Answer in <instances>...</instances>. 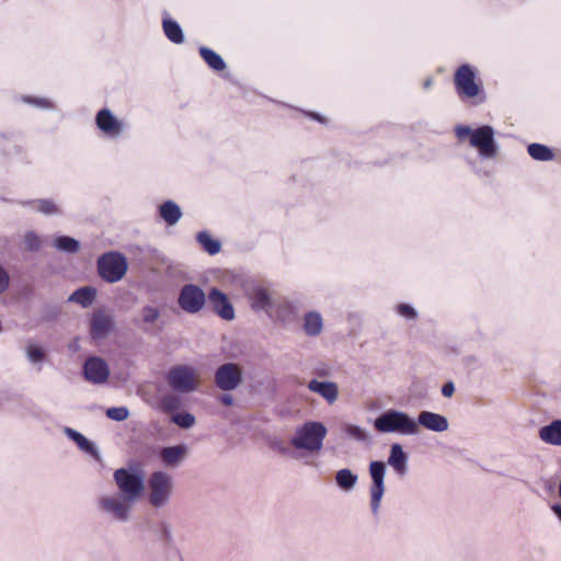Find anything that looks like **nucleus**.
Masks as SVG:
<instances>
[{
	"instance_id": "f257e3e1",
	"label": "nucleus",
	"mask_w": 561,
	"mask_h": 561,
	"mask_svg": "<svg viewBox=\"0 0 561 561\" xmlns=\"http://www.w3.org/2000/svg\"><path fill=\"white\" fill-rule=\"evenodd\" d=\"M374 427L379 433H398L401 435H416L420 431L416 421L408 413L389 409L377 416Z\"/></svg>"
},
{
	"instance_id": "f03ea898",
	"label": "nucleus",
	"mask_w": 561,
	"mask_h": 561,
	"mask_svg": "<svg viewBox=\"0 0 561 561\" xmlns=\"http://www.w3.org/2000/svg\"><path fill=\"white\" fill-rule=\"evenodd\" d=\"M327 433L328 430L322 422L308 421L296 428L294 436L290 438V444L296 449L316 454L322 449Z\"/></svg>"
},
{
	"instance_id": "7ed1b4c3",
	"label": "nucleus",
	"mask_w": 561,
	"mask_h": 561,
	"mask_svg": "<svg viewBox=\"0 0 561 561\" xmlns=\"http://www.w3.org/2000/svg\"><path fill=\"white\" fill-rule=\"evenodd\" d=\"M113 478L121 495L131 502H136L145 490V476L138 466L116 469Z\"/></svg>"
},
{
	"instance_id": "20e7f679",
	"label": "nucleus",
	"mask_w": 561,
	"mask_h": 561,
	"mask_svg": "<svg viewBox=\"0 0 561 561\" xmlns=\"http://www.w3.org/2000/svg\"><path fill=\"white\" fill-rule=\"evenodd\" d=\"M148 489L150 505L160 508L170 501L173 491V479L164 471H154L149 477Z\"/></svg>"
},
{
	"instance_id": "39448f33",
	"label": "nucleus",
	"mask_w": 561,
	"mask_h": 561,
	"mask_svg": "<svg viewBox=\"0 0 561 561\" xmlns=\"http://www.w3.org/2000/svg\"><path fill=\"white\" fill-rule=\"evenodd\" d=\"M128 263L119 252H107L98 259L99 275L107 283H116L126 274Z\"/></svg>"
},
{
	"instance_id": "423d86ee",
	"label": "nucleus",
	"mask_w": 561,
	"mask_h": 561,
	"mask_svg": "<svg viewBox=\"0 0 561 561\" xmlns=\"http://www.w3.org/2000/svg\"><path fill=\"white\" fill-rule=\"evenodd\" d=\"M176 302L183 312L197 314L205 308L207 295L201 286L185 284L180 288Z\"/></svg>"
},
{
	"instance_id": "0eeeda50",
	"label": "nucleus",
	"mask_w": 561,
	"mask_h": 561,
	"mask_svg": "<svg viewBox=\"0 0 561 561\" xmlns=\"http://www.w3.org/2000/svg\"><path fill=\"white\" fill-rule=\"evenodd\" d=\"M170 387L182 393H190L197 389V375L194 367L188 365H176L172 367L167 376Z\"/></svg>"
},
{
	"instance_id": "6e6552de",
	"label": "nucleus",
	"mask_w": 561,
	"mask_h": 561,
	"mask_svg": "<svg viewBox=\"0 0 561 561\" xmlns=\"http://www.w3.org/2000/svg\"><path fill=\"white\" fill-rule=\"evenodd\" d=\"M134 503L135 502H131L125 496L118 494L105 495L99 500L100 508L113 520L118 523H126L129 520Z\"/></svg>"
},
{
	"instance_id": "1a4fd4ad",
	"label": "nucleus",
	"mask_w": 561,
	"mask_h": 561,
	"mask_svg": "<svg viewBox=\"0 0 561 561\" xmlns=\"http://www.w3.org/2000/svg\"><path fill=\"white\" fill-rule=\"evenodd\" d=\"M215 385L222 391L236 390L243 381V371L237 363H225L220 365L214 376Z\"/></svg>"
},
{
	"instance_id": "9d476101",
	"label": "nucleus",
	"mask_w": 561,
	"mask_h": 561,
	"mask_svg": "<svg viewBox=\"0 0 561 561\" xmlns=\"http://www.w3.org/2000/svg\"><path fill=\"white\" fill-rule=\"evenodd\" d=\"M386 463L380 460H374L369 463V476L371 478L370 486V508L373 514H377L380 502L385 493Z\"/></svg>"
},
{
	"instance_id": "9b49d317",
	"label": "nucleus",
	"mask_w": 561,
	"mask_h": 561,
	"mask_svg": "<svg viewBox=\"0 0 561 561\" xmlns=\"http://www.w3.org/2000/svg\"><path fill=\"white\" fill-rule=\"evenodd\" d=\"M470 145L479 150L481 157L486 159H493L497 153L494 130L489 125L474 129L470 138Z\"/></svg>"
},
{
	"instance_id": "f8f14e48",
	"label": "nucleus",
	"mask_w": 561,
	"mask_h": 561,
	"mask_svg": "<svg viewBox=\"0 0 561 561\" xmlns=\"http://www.w3.org/2000/svg\"><path fill=\"white\" fill-rule=\"evenodd\" d=\"M115 330V319L111 312L95 310L90 320V336L99 342L107 339Z\"/></svg>"
},
{
	"instance_id": "ddd939ff",
	"label": "nucleus",
	"mask_w": 561,
	"mask_h": 561,
	"mask_svg": "<svg viewBox=\"0 0 561 561\" xmlns=\"http://www.w3.org/2000/svg\"><path fill=\"white\" fill-rule=\"evenodd\" d=\"M207 302L214 313L226 321L234 319V308L230 302L228 296L220 289L213 287L207 294Z\"/></svg>"
},
{
	"instance_id": "4468645a",
	"label": "nucleus",
	"mask_w": 561,
	"mask_h": 561,
	"mask_svg": "<svg viewBox=\"0 0 561 561\" xmlns=\"http://www.w3.org/2000/svg\"><path fill=\"white\" fill-rule=\"evenodd\" d=\"M83 376L92 383H104L110 376V367L105 359L99 356H90L83 364Z\"/></svg>"
},
{
	"instance_id": "2eb2a0df",
	"label": "nucleus",
	"mask_w": 561,
	"mask_h": 561,
	"mask_svg": "<svg viewBox=\"0 0 561 561\" xmlns=\"http://www.w3.org/2000/svg\"><path fill=\"white\" fill-rule=\"evenodd\" d=\"M455 84L459 93L473 98L479 93V87L474 81V72L469 65H461L455 73Z\"/></svg>"
},
{
	"instance_id": "dca6fc26",
	"label": "nucleus",
	"mask_w": 561,
	"mask_h": 561,
	"mask_svg": "<svg viewBox=\"0 0 561 561\" xmlns=\"http://www.w3.org/2000/svg\"><path fill=\"white\" fill-rule=\"evenodd\" d=\"M147 527L162 548L169 549L173 546V528L165 518L151 520L148 523Z\"/></svg>"
},
{
	"instance_id": "f3484780",
	"label": "nucleus",
	"mask_w": 561,
	"mask_h": 561,
	"mask_svg": "<svg viewBox=\"0 0 561 561\" xmlns=\"http://www.w3.org/2000/svg\"><path fill=\"white\" fill-rule=\"evenodd\" d=\"M95 123L110 137H118L124 129V124L108 108H102L98 112Z\"/></svg>"
},
{
	"instance_id": "a211bd4d",
	"label": "nucleus",
	"mask_w": 561,
	"mask_h": 561,
	"mask_svg": "<svg viewBox=\"0 0 561 561\" xmlns=\"http://www.w3.org/2000/svg\"><path fill=\"white\" fill-rule=\"evenodd\" d=\"M419 426H423L424 428L442 433L448 430L449 422L446 416L435 413L432 411H422L417 415V420H415Z\"/></svg>"
},
{
	"instance_id": "6ab92c4d",
	"label": "nucleus",
	"mask_w": 561,
	"mask_h": 561,
	"mask_svg": "<svg viewBox=\"0 0 561 561\" xmlns=\"http://www.w3.org/2000/svg\"><path fill=\"white\" fill-rule=\"evenodd\" d=\"M187 454L188 447L185 444H179L161 448L159 456L165 467L176 468L187 457Z\"/></svg>"
},
{
	"instance_id": "aec40b11",
	"label": "nucleus",
	"mask_w": 561,
	"mask_h": 561,
	"mask_svg": "<svg viewBox=\"0 0 561 561\" xmlns=\"http://www.w3.org/2000/svg\"><path fill=\"white\" fill-rule=\"evenodd\" d=\"M409 456L403 450L402 446L398 443H394L390 446V453L387 460V463L394 470V472L399 477L407 476L409 471Z\"/></svg>"
},
{
	"instance_id": "412c9836",
	"label": "nucleus",
	"mask_w": 561,
	"mask_h": 561,
	"mask_svg": "<svg viewBox=\"0 0 561 561\" xmlns=\"http://www.w3.org/2000/svg\"><path fill=\"white\" fill-rule=\"evenodd\" d=\"M308 389L311 392L321 396L330 404L334 403L339 397L337 383L333 381H319L317 379H312L308 382Z\"/></svg>"
},
{
	"instance_id": "4be33fe9",
	"label": "nucleus",
	"mask_w": 561,
	"mask_h": 561,
	"mask_svg": "<svg viewBox=\"0 0 561 561\" xmlns=\"http://www.w3.org/2000/svg\"><path fill=\"white\" fill-rule=\"evenodd\" d=\"M65 433L68 436V438H70L78 445V447L81 450L89 454L90 456H92L95 459H100V451H99L98 447L91 440H89L84 435H82L80 432H78L73 428H70V427H66Z\"/></svg>"
},
{
	"instance_id": "5701e85b",
	"label": "nucleus",
	"mask_w": 561,
	"mask_h": 561,
	"mask_svg": "<svg viewBox=\"0 0 561 561\" xmlns=\"http://www.w3.org/2000/svg\"><path fill=\"white\" fill-rule=\"evenodd\" d=\"M539 438L546 444L561 446V420H554L539 430Z\"/></svg>"
},
{
	"instance_id": "b1692460",
	"label": "nucleus",
	"mask_w": 561,
	"mask_h": 561,
	"mask_svg": "<svg viewBox=\"0 0 561 561\" xmlns=\"http://www.w3.org/2000/svg\"><path fill=\"white\" fill-rule=\"evenodd\" d=\"M159 214L169 226H174L182 217L180 206L173 201L162 203L159 207Z\"/></svg>"
},
{
	"instance_id": "393cba45",
	"label": "nucleus",
	"mask_w": 561,
	"mask_h": 561,
	"mask_svg": "<svg viewBox=\"0 0 561 561\" xmlns=\"http://www.w3.org/2000/svg\"><path fill=\"white\" fill-rule=\"evenodd\" d=\"M323 329L322 317L317 311H310L305 314L304 331L309 336H318Z\"/></svg>"
},
{
	"instance_id": "a878e982",
	"label": "nucleus",
	"mask_w": 561,
	"mask_h": 561,
	"mask_svg": "<svg viewBox=\"0 0 561 561\" xmlns=\"http://www.w3.org/2000/svg\"><path fill=\"white\" fill-rule=\"evenodd\" d=\"M162 27L168 39L174 44L184 43V33L182 27L176 21H173L169 18H164L162 21Z\"/></svg>"
},
{
	"instance_id": "bb28decb",
	"label": "nucleus",
	"mask_w": 561,
	"mask_h": 561,
	"mask_svg": "<svg viewBox=\"0 0 561 561\" xmlns=\"http://www.w3.org/2000/svg\"><path fill=\"white\" fill-rule=\"evenodd\" d=\"M96 297V289L90 286L81 287L75 290L70 297L69 301L77 302L83 308L91 306Z\"/></svg>"
},
{
	"instance_id": "cd10ccee",
	"label": "nucleus",
	"mask_w": 561,
	"mask_h": 561,
	"mask_svg": "<svg viewBox=\"0 0 561 561\" xmlns=\"http://www.w3.org/2000/svg\"><path fill=\"white\" fill-rule=\"evenodd\" d=\"M251 307L256 311L267 310L271 307V298L266 289L255 287L250 294Z\"/></svg>"
},
{
	"instance_id": "c85d7f7f",
	"label": "nucleus",
	"mask_w": 561,
	"mask_h": 561,
	"mask_svg": "<svg viewBox=\"0 0 561 561\" xmlns=\"http://www.w3.org/2000/svg\"><path fill=\"white\" fill-rule=\"evenodd\" d=\"M199 54L202 58L205 60V62L214 70L216 71H222L226 69L227 65L222 57L217 54L215 50L208 48V47H201Z\"/></svg>"
},
{
	"instance_id": "c756f323",
	"label": "nucleus",
	"mask_w": 561,
	"mask_h": 561,
	"mask_svg": "<svg viewBox=\"0 0 561 561\" xmlns=\"http://www.w3.org/2000/svg\"><path fill=\"white\" fill-rule=\"evenodd\" d=\"M357 480V474L346 468L341 469L335 473V482L344 491L353 490Z\"/></svg>"
},
{
	"instance_id": "7c9ffc66",
	"label": "nucleus",
	"mask_w": 561,
	"mask_h": 561,
	"mask_svg": "<svg viewBox=\"0 0 561 561\" xmlns=\"http://www.w3.org/2000/svg\"><path fill=\"white\" fill-rule=\"evenodd\" d=\"M197 242L203 249L210 255H215L220 252L221 243L219 240L213 239L207 231H199L196 234Z\"/></svg>"
},
{
	"instance_id": "2f4dec72",
	"label": "nucleus",
	"mask_w": 561,
	"mask_h": 561,
	"mask_svg": "<svg viewBox=\"0 0 561 561\" xmlns=\"http://www.w3.org/2000/svg\"><path fill=\"white\" fill-rule=\"evenodd\" d=\"M528 154L537 161H550L554 158L552 150L542 144H530L527 147Z\"/></svg>"
},
{
	"instance_id": "473e14b6",
	"label": "nucleus",
	"mask_w": 561,
	"mask_h": 561,
	"mask_svg": "<svg viewBox=\"0 0 561 561\" xmlns=\"http://www.w3.org/2000/svg\"><path fill=\"white\" fill-rule=\"evenodd\" d=\"M54 247L61 252L73 254L80 250V242L72 237L60 236L55 238Z\"/></svg>"
},
{
	"instance_id": "72a5a7b5",
	"label": "nucleus",
	"mask_w": 561,
	"mask_h": 561,
	"mask_svg": "<svg viewBox=\"0 0 561 561\" xmlns=\"http://www.w3.org/2000/svg\"><path fill=\"white\" fill-rule=\"evenodd\" d=\"M276 313H277V318L283 323H291L298 318L297 308L290 301H285V302L280 304L277 308Z\"/></svg>"
},
{
	"instance_id": "f704fd0d",
	"label": "nucleus",
	"mask_w": 561,
	"mask_h": 561,
	"mask_svg": "<svg viewBox=\"0 0 561 561\" xmlns=\"http://www.w3.org/2000/svg\"><path fill=\"white\" fill-rule=\"evenodd\" d=\"M171 422L176 424L181 428H191L195 423V416L190 412H179L171 416Z\"/></svg>"
},
{
	"instance_id": "c9c22d12",
	"label": "nucleus",
	"mask_w": 561,
	"mask_h": 561,
	"mask_svg": "<svg viewBox=\"0 0 561 561\" xmlns=\"http://www.w3.org/2000/svg\"><path fill=\"white\" fill-rule=\"evenodd\" d=\"M344 432L348 437H351L357 442L364 443V442H367L369 438L367 431L358 425L346 424L344 426Z\"/></svg>"
},
{
	"instance_id": "e433bc0d",
	"label": "nucleus",
	"mask_w": 561,
	"mask_h": 561,
	"mask_svg": "<svg viewBox=\"0 0 561 561\" xmlns=\"http://www.w3.org/2000/svg\"><path fill=\"white\" fill-rule=\"evenodd\" d=\"M161 410L165 413H172L181 407L180 399L174 394H167L160 400Z\"/></svg>"
},
{
	"instance_id": "4c0bfd02",
	"label": "nucleus",
	"mask_w": 561,
	"mask_h": 561,
	"mask_svg": "<svg viewBox=\"0 0 561 561\" xmlns=\"http://www.w3.org/2000/svg\"><path fill=\"white\" fill-rule=\"evenodd\" d=\"M26 356L32 364L42 363L45 359V351L38 345L30 344L26 347Z\"/></svg>"
},
{
	"instance_id": "58836bf2",
	"label": "nucleus",
	"mask_w": 561,
	"mask_h": 561,
	"mask_svg": "<svg viewBox=\"0 0 561 561\" xmlns=\"http://www.w3.org/2000/svg\"><path fill=\"white\" fill-rule=\"evenodd\" d=\"M105 414L113 421L122 422L128 419L129 410L126 407H112L106 410Z\"/></svg>"
},
{
	"instance_id": "ea45409f",
	"label": "nucleus",
	"mask_w": 561,
	"mask_h": 561,
	"mask_svg": "<svg viewBox=\"0 0 561 561\" xmlns=\"http://www.w3.org/2000/svg\"><path fill=\"white\" fill-rule=\"evenodd\" d=\"M159 317H160V311L156 307L145 306L141 309L142 322L146 324L154 323L159 319Z\"/></svg>"
},
{
	"instance_id": "a19ab883",
	"label": "nucleus",
	"mask_w": 561,
	"mask_h": 561,
	"mask_svg": "<svg viewBox=\"0 0 561 561\" xmlns=\"http://www.w3.org/2000/svg\"><path fill=\"white\" fill-rule=\"evenodd\" d=\"M23 241H24L25 249L27 251L36 252L41 248V240H39L38 236L33 231L26 232L24 234Z\"/></svg>"
},
{
	"instance_id": "79ce46f5",
	"label": "nucleus",
	"mask_w": 561,
	"mask_h": 561,
	"mask_svg": "<svg viewBox=\"0 0 561 561\" xmlns=\"http://www.w3.org/2000/svg\"><path fill=\"white\" fill-rule=\"evenodd\" d=\"M34 203L38 205V211H41L44 215L59 214L58 207L50 199H38L35 201Z\"/></svg>"
},
{
	"instance_id": "37998d69",
	"label": "nucleus",
	"mask_w": 561,
	"mask_h": 561,
	"mask_svg": "<svg viewBox=\"0 0 561 561\" xmlns=\"http://www.w3.org/2000/svg\"><path fill=\"white\" fill-rule=\"evenodd\" d=\"M398 312L400 313V316L407 318V319H414L416 318V311L414 308H412L411 306L407 305V304H400L398 306Z\"/></svg>"
},
{
	"instance_id": "c03bdc74",
	"label": "nucleus",
	"mask_w": 561,
	"mask_h": 561,
	"mask_svg": "<svg viewBox=\"0 0 561 561\" xmlns=\"http://www.w3.org/2000/svg\"><path fill=\"white\" fill-rule=\"evenodd\" d=\"M10 284V277L8 272L0 266V294L4 293Z\"/></svg>"
},
{
	"instance_id": "a18cd8bd",
	"label": "nucleus",
	"mask_w": 561,
	"mask_h": 561,
	"mask_svg": "<svg viewBox=\"0 0 561 561\" xmlns=\"http://www.w3.org/2000/svg\"><path fill=\"white\" fill-rule=\"evenodd\" d=\"M473 131L469 126H457L456 128V135L459 139H463L466 136L471 137Z\"/></svg>"
},
{
	"instance_id": "49530a36",
	"label": "nucleus",
	"mask_w": 561,
	"mask_h": 561,
	"mask_svg": "<svg viewBox=\"0 0 561 561\" xmlns=\"http://www.w3.org/2000/svg\"><path fill=\"white\" fill-rule=\"evenodd\" d=\"M455 392V385L453 381H447L442 387V394L446 398H450Z\"/></svg>"
},
{
	"instance_id": "de8ad7c7",
	"label": "nucleus",
	"mask_w": 561,
	"mask_h": 561,
	"mask_svg": "<svg viewBox=\"0 0 561 561\" xmlns=\"http://www.w3.org/2000/svg\"><path fill=\"white\" fill-rule=\"evenodd\" d=\"M25 101L30 102V103H32L34 105L41 106V107H48L49 106V102L46 99L26 98Z\"/></svg>"
},
{
	"instance_id": "09e8293b",
	"label": "nucleus",
	"mask_w": 561,
	"mask_h": 561,
	"mask_svg": "<svg viewBox=\"0 0 561 561\" xmlns=\"http://www.w3.org/2000/svg\"><path fill=\"white\" fill-rule=\"evenodd\" d=\"M219 402L226 407H230L233 404V397L229 393H224L219 397Z\"/></svg>"
},
{
	"instance_id": "8fccbe9b",
	"label": "nucleus",
	"mask_w": 561,
	"mask_h": 561,
	"mask_svg": "<svg viewBox=\"0 0 561 561\" xmlns=\"http://www.w3.org/2000/svg\"><path fill=\"white\" fill-rule=\"evenodd\" d=\"M551 511L553 512V514L557 516V518L561 523V504L560 503L552 504Z\"/></svg>"
},
{
	"instance_id": "3c124183",
	"label": "nucleus",
	"mask_w": 561,
	"mask_h": 561,
	"mask_svg": "<svg viewBox=\"0 0 561 561\" xmlns=\"http://www.w3.org/2000/svg\"><path fill=\"white\" fill-rule=\"evenodd\" d=\"M308 115L310 117H312L313 119H317L319 122H323V118L319 114H317V113H309Z\"/></svg>"
},
{
	"instance_id": "603ef678",
	"label": "nucleus",
	"mask_w": 561,
	"mask_h": 561,
	"mask_svg": "<svg viewBox=\"0 0 561 561\" xmlns=\"http://www.w3.org/2000/svg\"><path fill=\"white\" fill-rule=\"evenodd\" d=\"M273 448L277 449L278 451H280L282 454H286L288 451L287 448L285 447H282V446H278V445H274Z\"/></svg>"
},
{
	"instance_id": "864d4df0",
	"label": "nucleus",
	"mask_w": 561,
	"mask_h": 561,
	"mask_svg": "<svg viewBox=\"0 0 561 561\" xmlns=\"http://www.w3.org/2000/svg\"><path fill=\"white\" fill-rule=\"evenodd\" d=\"M431 85H432V79H431V78H428V79H426V80L424 81V88H425V89H428Z\"/></svg>"
},
{
	"instance_id": "5fc2aeb1",
	"label": "nucleus",
	"mask_w": 561,
	"mask_h": 561,
	"mask_svg": "<svg viewBox=\"0 0 561 561\" xmlns=\"http://www.w3.org/2000/svg\"><path fill=\"white\" fill-rule=\"evenodd\" d=\"M32 203H33V202H19V204H20V205H22V206L30 205V204H32Z\"/></svg>"
}]
</instances>
